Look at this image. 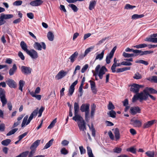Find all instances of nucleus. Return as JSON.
Wrapping results in <instances>:
<instances>
[{
  "label": "nucleus",
  "mask_w": 157,
  "mask_h": 157,
  "mask_svg": "<svg viewBox=\"0 0 157 157\" xmlns=\"http://www.w3.org/2000/svg\"><path fill=\"white\" fill-rule=\"evenodd\" d=\"M39 110L38 108H37L31 114L28 120V116L26 115L23 118L22 124L21 127H24L25 125H28L32 120L34 117H35L37 115L38 113V117H40L42 114V113L44 110V108L43 107L41 106L40 109Z\"/></svg>",
  "instance_id": "f257e3e1"
},
{
  "label": "nucleus",
  "mask_w": 157,
  "mask_h": 157,
  "mask_svg": "<svg viewBox=\"0 0 157 157\" xmlns=\"http://www.w3.org/2000/svg\"><path fill=\"white\" fill-rule=\"evenodd\" d=\"M148 94L147 91H145L144 89L143 92L134 95L132 98V101L134 102L138 99H139L140 102L143 100H146L148 98Z\"/></svg>",
  "instance_id": "f03ea898"
},
{
  "label": "nucleus",
  "mask_w": 157,
  "mask_h": 157,
  "mask_svg": "<svg viewBox=\"0 0 157 157\" xmlns=\"http://www.w3.org/2000/svg\"><path fill=\"white\" fill-rule=\"evenodd\" d=\"M100 68V65H98L95 68V71L100 79H102L103 77V75H104L105 72L107 71V69L104 66H103L99 70Z\"/></svg>",
  "instance_id": "7ed1b4c3"
},
{
  "label": "nucleus",
  "mask_w": 157,
  "mask_h": 157,
  "mask_svg": "<svg viewBox=\"0 0 157 157\" xmlns=\"http://www.w3.org/2000/svg\"><path fill=\"white\" fill-rule=\"evenodd\" d=\"M130 124L134 127L139 128L142 126V121L137 118L134 117L130 119Z\"/></svg>",
  "instance_id": "20e7f679"
},
{
  "label": "nucleus",
  "mask_w": 157,
  "mask_h": 157,
  "mask_svg": "<svg viewBox=\"0 0 157 157\" xmlns=\"http://www.w3.org/2000/svg\"><path fill=\"white\" fill-rule=\"evenodd\" d=\"M13 16L12 14H5L2 13L0 16V25H3L6 23L5 20L10 19L13 17Z\"/></svg>",
  "instance_id": "39448f33"
},
{
  "label": "nucleus",
  "mask_w": 157,
  "mask_h": 157,
  "mask_svg": "<svg viewBox=\"0 0 157 157\" xmlns=\"http://www.w3.org/2000/svg\"><path fill=\"white\" fill-rule=\"evenodd\" d=\"M77 124L80 130L83 132V134L84 136H86V133L85 131L86 130V123L84 120L81 122H77Z\"/></svg>",
  "instance_id": "423d86ee"
},
{
  "label": "nucleus",
  "mask_w": 157,
  "mask_h": 157,
  "mask_svg": "<svg viewBox=\"0 0 157 157\" xmlns=\"http://www.w3.org/2000/svg\"><path fill=\"white\" fill-rule=\"evenodd\" d=\"M116 48L117 47L115 46L110 51L109 53L107 56L106 58V62L107 64H109L110 63V59L113 58Z\"/></svg>",
  "instance_id": "0eeeda50"
},
{
  "label": "nucleus",
  "mask_w": 157,
  "mask_h": 157,
  "mask_svg": "<svg viewBox=\"0 0 157 157\" xmlns=\"http://www.w3.org/2000/svg\"><path fill=\"white\" fill-rule=\"evenodd\" d=\"M143 86L136 84H132L131 85L130 90L133 93H137L139 91L140 88L142 87Z\"/></svg>",
  "instance_id": "6e6552de"
},
{
  "label": "nucleus",
  "mask_w": 157,
  "mask_h": 157,
  "mask_svg": "<svg viewBox=\"0 0 157 157\" xmlns=\"http://www.w3.org/2000/svg\"><path fill=\"white\" fill-rule=\"evenodd\" d=\"M41 44L39 43L35 42L33 45V47L36 49L40 51L42 50V45L43 49L44 50L45 49L46 46L44 43L42 42Z\"/></svg>",
  "instance_id": "1a4fd4ad"
},
{
  "label": "nucleus",
  "mask_w": 157,
  "mask_h": 157,
  "mask_svg": "<svg viewBox=\"0 0 157 157\" xmlns=\"http://www.w3.org/2000/svg\"><path fill=\"white\" fill-rule=\"evenodd\" d=\"M22 72L25 75H29L31 73L32 69L29 67L22 66L21 68Z\"/></svg>",
  "instance_id": "9d476101"
},
{
  "label": "nucleus",
  "mask_w": 157,
  "mask_h": 157,
  "mask_svg": "<svg viewBox=\"0 0 157 157\" xmlns=\"http://www.w3.org/2000/svg\"><path fill=\"white\" fill-rule=\"evenodd\" d=\"M67 72L62 70L59 71L55 76V78L59 80L64 77L67 74Z\"/></svg>",
  "instance_id": "9b49d317"
},
{
  "label": "nucleus",
  "mask_w": 157,
  "mask_h": 157,
  "mask_svg": "<svg viewBox=\"0 0 157 157\" xmlns=\"http://www.w3.org/2000/svg\"><path fill=\"white\" fill-rule=\"evenodd\" d=\"M140 109L138 106L132 107L130 109V113L132 115H135L140 113Z\"/></svg>",
  "instance_id": "f8f14e48"
},
{
  "label": "nucleus",
  "mask_w": 157,
  "mask_h": 157,
  "mask_svg": "<svg viewBox=\"0 0 157 157\" xmlns=\"http://www.w3.org/2000/svg\"><path fill=\"white\" fill-rule=\"evenodd\" d=\"M27 53L33 59H36L38 57L37 52L34 50L33 49L30 51L29 50Z\"/></svg>",
  "instance_id": "ddd939ff"
},
{
  "label": "nucleus",
  "mask_w": 157,
  "mask_h": 157,
  "mask_svg": "<svg viewBox=\"0 0 157 157\" xmlns=\"http://www.w3.org/2000/svg\"><path fill=\"white\" fill-rule=\"evenodd\" d=\"M6 82L11 88H15L16 87L17 85L16 82L12 79H8L6 81Z\"/></svg>",
  "instance_id": "4468645a"
},
{
  "label": "nucleus",
  "mask_w": 157,
  "mask_h": 157,
  "mask_svg": "<svg viewBox=\"0 0 157 157\" xmlns=\"http://www.w3.org/2000/svg\"><path fill=\"white\" fill-rule=\"evenodd\" d=\"M43 2V0H34L31 2L30 4L33 6H37L41 5Z\"/></svg>",
  "instance_id": "2eb2a0df"
},
{
  "label": "nucleus",
  "mask_w": 157,
  "mask_h": 157,
  "mask_svg": "<svg viewBox=\"0 0 157 157\" xmlns=\"http://www.w3.org/2000/svg\"><path fill=\"white\" fill-rule=\"evenodd\" d=\"M156 122V121L155 120L149 121L144 124L143 127L144 128H147L151 125H152L155 122Z\"/></svg>",
  "instance_id": "dca6fc26"
},
{
  "label": "nucleus",
  "mask_w": 157,
  "mask_h": 157,
  "mask_svg": "<svg viewBox=\"0 0 157 157\" xmlns=\"http://www.w3.org/2000/svg\"><path fill=\"white\" fill-rule=\"evenodd\" d=\"M94 46H91L88 48H87V49H86L85 52L84 54L82 56H79L78 58L79 59H81L82 58H83L84 57L86 56L87 54L89 53L92 50H93V49L94 48Z\"/></svg>",
  "instance_id": "f3484780"
},
{
  "label": "nucleus",
  "mask_w": 157,
  "mask_h": 157,
  "mask_svg": "<svg viewBox=\"0 0 157 157\" xmlns=\"http://www.w3.org/2000/svg\"><path fill=\"white\" fill-rule=\"evenodd\" d=\"M90 104H83L80 107V110L82 112L89 110Z\"/></svg>",
  "instance_id": "a211bd4d"
},
{
  "label": "nucleus",
  "mask_w": 157,
  "mask_h": 157,
  "mask_svg": "<svg viewBox=\"0 0 157 157\" xmlns=\"http://www.w3.org/2000/svg\"><path fill=\"white\" fill-rule=\"evenodd\" d=\"M78 55V52H75L73 54H72L69 58L70 60V62L73 63L75 60Z\"/></svg>",
  "instance_id": "6ab92c4d"
},
{
  "label": "nucleus",
  "mask_w": 157,
  "mask_h": 157,
  "mask_svg": "<svg viewBox=\"0 0 157 157\" xmlns=\"http://www.w3.org/2000/svg\"><path fill=\"white\" fill-rule=\"evenodd\" d=\"M74 115L75 116L72 118L73 120L77 121V122H81L84 120L82 117L78 114Z\"/></svg>",
  "instance_id": "aec40b11"
},
{
  "label": "nucleus",
  "mask_w": 157,
  "mask_h": 157,
  "mask_svg": "<svg viewBox=\"0 0 157 157\" xmlns=\"http://www.w3.org/2000/svg\"><path fill=\"white\" fill-rule=\"evenodd\" d=\"M89 82H90V87L92 92L96 94L97 92V90L96 87L95 82L91 80H90Z\"/></svg>",
  "instance_id": "412c9836"
},
{
  "label": "nucleus",
  "mask_w": 157,
  "mask_h": 157,
  "mask_svg": "<svg viewBox=\"0 0 157 157\" xmlns=\"http://www.w3.org/2000/svg\"><path fill=\"white\" fill-rule=\"evenodd\" d=\"M105 52V50H102L100 54H97L95 57V60L98 59L99 60H101L103 58Z\"/></svg>",
  "instance_id": "4be33fe9"
},
{
  "label": "nucleus",
  "mask_w": 157,
  "mask_h": 157,
  "mask_svg": "<svg viewBox=\"0 0 157 157\" xmlns=\"http://www.w3.org/2000/svg\"><path fill=\"white\" fill-rule=\"evenodd\" d=\"M145 91H147L148 94H157V91L152 88L147 87L145 89Z\"/></svg>",
  "instance_id": "5701e85b"
},
{
  "label": "nucleus",
  "mask_w": 157,
  "mask_h": 157,
  "mask_svg": "<svg viewBox=\"0 0 157 157\" xmlns=\"http://www.w3.org/2000/svg\"><path fill=\"white\" fill-rule=\"evenodd\" d=\"M40 142V140H37L34 142L30 147V149H35L39 145Z\"/></svg>",
  "instance_id": "b1692460"
},
{
  "label": "nucleus",
  "mask_w": 157,
  "mask_h": 157,
  "mask_svg": "<svg viewBox=\"0 0 157 157\" xmlns=\"http://www.w3.org/2000/svg\"><path fill=\"white\" fill-rule=\"evenodd\" d=\"M20 46L22 49L27 53L29 50L28 49V47L26 44L23 41L20 43Z\"/></svg>",
  "instance_id": "393cba45"
},
{
  "label": "nucleus",
  "mask_w": 157,
  "mask_h": 157,
  "mask_svg": "<svg viewBox=\"0 0 157 157\" xmlns=\"http://www.w3.org/2000/svg\"><path fill=\"white\" fill-rule=\"evenodd\" d=\"M17 69V66L15 64H14L13 65V67L11 68L9 70V74L10 75H13L14 73L16 72Z\"/></svg>",
  "instance_id": "a878e982"
},
{
  "label": "nucleus",
  "mask_w": 157,
  "mask_h": 157,
  "mask_svg": "<svg viewBox=\"0 0 157 157\" xmlns=\"http://www.w3.org/2000/svg\"><path fill=\"white\" fill-rule=\"evenodd\" d=\"M96 4V1H91L90 2L89 9L91 10L94 9V7Z\"/></svg>",
  "instance_id": "bb28decb"
},
{
  "label": "nucleus",
  "mask_w": 157,
  "mask_h": 157,
  "mask_svg": "<svg viewBox=\"0 0 157 157\" xmlns=\"http://www.w3.org/2000/svg\"><path fill=\"white\" fill-rule=\"evenodd\" d=\"M47 36L48 39L50 41H52L54 40V36L53 34L51 31L49 32L47 34Z\"/></svg>",
  "instance_id": "cd10ccee"
},
{
  "label": "nucleus",
  "mask_w": 157,
  "mask_h": 157,
  "mask_svg": "<svg viewBox=\"0 0 157 157\" xmlns=\"http://www.w3.org/2000/svg\"><path fill=\"white\" fill-rule=\"evenodd\" d=\"M79 107L78 103L75 102L74 105V114H78L79 111Z\"/></svg>",
  "instance_id": "c85d7f7f"
},
{
  "label": "nucleus",
  "mask_w": 157,
  "mask_h": 157,
  "mask_svg": "<svg viewBox=\"0 0 157 157\" xmlns=\"http://www.w3.org/2000/svg\"><path fill=\"white\" fill-rule=\"evenodd\" d=\"M147 79L151 82L157 83V76H153L147 78Z\"/></svg>",
  "instance_id": "c756f323"
},
{
  "label": "nucleus",
  "mask_w": 157,
  "mask_h": 157,
  "mask_svg": "<svg viewBox=\"0 0 157 157\" xmlns=\"http://www.w3.org/2000/svg\"><path fill=\"white\" fill-rule=\"evenodd\" d=\"M107 114L110 117L113 118H115L116 117V112L113 110H110L109 112L107 113Z\"/></svg>",
  "instance_id": "7c9ffc66"
},
{
  "label": "nucleus",
  "mask_w": 157,
  "mask_h": 157,
  "mask_svg": "<svg viewBox=\"0 0 157 157\" xmlns=\"http://www.w3.org/2000/svg\"><path fill=\"white\" fill-rule=\"evenodd\" d=\"M1 101L2 103V106H4L7 103V101L5 98V95L0 97Z\"/></svg>",
  "instance_id": "2f4dec72"
},
{
  "label": "nucleus",
  "mask_w": 157,
  "mask_h": 157,
  "mask_svg": "<svg viewBox=\"0 0 157 157\" xmlns=\"http://www.w3.org/2000/svg\"><path fill=\"white\" fill-rule=\"evenodd\" d=\"M114 133L115 138L117 140L119 139L120 138V133L119 129L118 128H116L115 129Z\"/></svg>",
  "instance_id": "473e14b6"
},
{
  "label": "nucleus",
  "mask_w": 157,
  "mask_h": 157,
  "mask_svg": "<svg viewBox=\"0 0 157 157\" xmlns=\"http://www.w3.org/2000/svg\"><path fill=\"white\" fill-rule=\"evenodd\" d=\"M25 84V82L23 80H20L19 82V89L21 92L23 91V87Z\"/></svg>",
  "instance_id": "72a5a7b5"
},
{
  "label": "nucleus",
  "mask_w": 157,
  "mask_h": 157,
  "mask_svg": "<svg viewBox=\"0 0 157 157\" xmlns=\"http://www.w3.org/2000/svg\"><path fill=\"white\" fill-rule=\"evenodd\" d=\"M11 140L10 139H6L1 142V144L4 146H8L11 142Z\"/></svg>",
  "instance_id": "f704fd0d"
},
{
  "label": "nucleus",
  "mask_w": 157,
  "mask_h": 157,
  "mask_svg": "<svg viewBox=\"0 0 157 157\" xmlns=\"http://www.w3.org/2000/svg\"><path fill=\"white\" fill-rule=\"evenodd\" d=\"M54 139H52L49 141L45 145L44 147V149H47L50 147L52 144Z\"/></svg>",
  "instance_id": "c9c22d12"
},
{
  "label": "nucleus",
  "mask_w": 157,
  "mask_h": 157,
  "mask_svg": "<svg viewBox=\"0 0 157 157\" xmlns=\"http://www.w3.org/2000/svg\"><path fill=\"white\" fill-rule=\"evenodd\" d=\"M30 94L33 97H35L38 100H40L41 98V95H36L34 93V92L32 91L30 92Z\"/></svg>",
  "instance_id": "e433bc0d"
},
{
  "label": "nucleus",
  "mask_w": 157,
  "mask_h": 157,
  "mask_svg": "<svg viewBox=\"0 0 157 157\" xmlns=\"http://www.w3.org/2000/svg\"><path fill=\"white\" fill-rule=\"evenodd\" d=\"M145 154L148 157H154L155 152L154 151H147Z\"/></svg>",
  "instance_id": "4c0bfd02"
},
{
  "label": "nucleus",
  "mask_w": 157,
  "mask_h": 157,
  "mask_svg": "<svg viewBox=\"0 0 157 157\" xmlns=\"http://www.w3.org/2000/svg\"><path fill=\"white\" fill-rule=\"evenodd\" d=\"M144 16V15L142 14L140 15L137 14H134L132 16V18L133 19H136L139 18H142Z\"/></svg>",
  "instance_id": "58836bf2"
},
{
  "label": "nucleus",
  "mask_w": 157,
  "mask_h": 157,
  "mask_svg": "<svg viewBox=\"0 0 157 157\" xmlns=\"http://www.w3.org/2000/svg\"><path fill=\"white\" fill-rule=\"evenodd\" d=\"M134 79H140L142 78V75L138 72H136L133 76Z\"/></svg>",
  "instance_id": "ea45409f"
},
{
  "label": "nucleus",
  "mask_w": 157,
  "mask_h": 157,
  "mask_svg": "<svg viewBox=\"0 0 157 157\" xmlns=\"http://www.w3.org/2000/svg\"><path fill=\"white\" fill-rule=\"evenodd\" d=\"M147 45L145 44H140L134 46V47L136 48H140L146 47Z\"/></svg>",
  "instance_id": "a19ab883"
},
{
  "label": "nucleus",
  "mask_w": 157,
  "mask_h": 157,
  "mask_svg": "<svg viewBox=\"0 0 157 157\" xmlns=\"http://www.w3.org/2000/svg\"><path fill=\"white\" fill-rule=\"evenodd\" d=\"M18 130V129L17 128H15L12 129L11 130L9 131L8 133L7 134L6 136H9L14 134Z\"/></svg>",
  "instance_id": "79ce46f5"
},
{
  "label": "nucleus",
  "mask_w": 157,
  "mask_h": 157,
  "mask_svg": "<svg viewBox=\"0 0 157 157\" xmlns=\"http://www.w3.org/2000/svg\"><path fill=\"white\" fill-rule=\"evenodd\" d=\"M29 153L28 151H25L17 155L18 157H26Z\"/></svg>",
  "instance_id": "37998d69"
},
{
  "label": "nucleus",
  "mask_w": 157,
  "mask_h": 157,
  "mask_svg": "<svg viewBox=\"0 0 157 157\" xmlns=\"http://www.w3.org/2000/svg\"><path fill=\"white\" fill-rule=\"evenodd\" d=\"M56 122V118L51 123L50 125L48 127V129H51L52 128L54 125H55V123Z\"/></svg>",
  "instance_id": "c03bdc74"
},
{
  "label": "nucleus",
  "mask_w": 157,
  "mask_h": 157,
  "mask_svg": "<svg viewBox=\"0 0 157 157\" xmlns=\"http://www.w3.org/2000/svg\"><path fill=\"white\" fill-rule=\"evenodd\" d=\"M123 105L125 107L124 112H126L128 110V99H125L124 100L122 101Z\"/></svg>",
  "instance_id": "a18cd8bd"
},
{
  "label": "nucleus",
  "mask_w": 157,
  "mask_h": 157,
  "mask_svg": "<svg viewBox=\"0 0 157 157\" xmlns=\"http://www.w3.org/2000/svg\"><path fill=\"white\" fill-rule=\"evenodd\" d=\"M68 6L71 7L73 11L75 12H76L78 10L77 7L73 4H71L69 5Z\"/></svg>",
  "instance_id": "49530a36"
},
{
  "label": "nucleus",
  "mask_w": 157,
  "mask_h": 157,
  "mask_svg": "<svg viewBox=\"0 0 157 157\" xmlns=\"http://www.w3.org/2000/svg\"><path fill=\"white\" fill-rule=\"evenodd\" d=\"M136 149L135 147H132L128 148V151L133 153L135 154L136 152Z\"/></svg>",
  "instance_id": "de8ad7c7"
},
{
  "label": "nucleus",
  "mask_w": 157,
  "mask_h": 157,
  "mask_svg": "<svg viewBox=\"0 0 157 157\" xmlns=\"http://www.w3.org/2000/svg\"><path fill=\"white\" fill-rule=\"evenodd\" d=\"M87 151L89 157L94 156L91 149L90 147H87Z\"/></svg>",
  "instance_id": "09e8293b"
},
{
  "label": "nucleus",
  "mask_w": 157,
  "mask_h": 157,
  "mask_svg": "<svg viewBox=\"0 0 157 157\" xmlns=\"http://www.w3.org/2000/svg\"><path fill=\"white\" fill-rule=\"evenodd\" d=\"M88 125L91 131L92 135L94 137L95 135V131L94 128L93 127V125L92 124L91 127L89 125Z\"/></svg>",
  "instance_id": "8fccbe9b"
},
{
  "label": "nucleus",
  "mask_w": 157,
  "mask_h": 157,
  "mask_svg": "<svg viewBox=\"0 0 157 157\" xmlns=\"http://www.w3.org/2000/svg\"><path fill=\"white\" fill-rule=\"evenodd\" d=\"M61 153L63 155H66L68 153V151L65 148L63 147L60 150Z\"/></svg>",
  "instance_id": "3c124183"
},
{
  "label": "nucleus",
  "mask_w": 157,
  "mask_h": 157,
  "mask_svg": "<svg viewBox=\"0 0 157 157\" xmlns=\"http://www.w3.org/2000/svg\"><path fill=\"white\" fill-rule=\"evenodd\" d=\"M95 108L96 106L94 105H93L91 106V114L92 117L94 116V113L95 111Z\"/></svg>",
  "instance_id": "603ef678"
},
{
  "label": "nucleus",
  "mask_w": 157,
  "mask_h": 157,
  "mask_svg": "<svg viewBox=\"0 0 157 157\" xmlns=\"http://www.w3.org/2000/svg\"><path fill=\"white\" fill-rule=\"evenodd\" d=\"M115 107L111 102H109L108 106V109L109 110H112L114 109Z\"/></svg>",
  "instance_id": "864d4df0"
},
{
  "label": "nucleus",
  "mask_w": 157,
  "mask_h": 157,
  "mask_svg": "<svg viewBox=\"0 0 157 157\" xmlns=\"http://www.w3.org/2000/svg\"><path fill=\"white\" fill-rule=\"evenodd\" d=\"M128 70L127 67H123L117 69V70L116 72L117 73L122 72L124 71H125Z\"/></svg>",
  "instance_id": "5fc2aeb1"
},
{
  "label": "nucleus",
  "mask_w": 157,
  "mask_h": 157,
  "mask_svg": "<svg viewBox=\"0 0 157 157\" xmlns=\"http://www.w3.org/2000/svg\"><path fill=\"white\" fill-rule=\"evenodd\" d=\"M142 52V51L138 50H135L134 51H133V52L136 53L135 55V56H137L139 55L142 56V55H141Z\"/></svg>",
  "instance_id": "6e6d98bb"
},
{
  "label": "nucleus",
  "mask_w": 157,
  "mask_h": 157,
  "mask_svg": "<svg viewBox=\"0 0 157 157\" xmlns=\"http://www.w3.org/2000/svg\"><path fill=\"white\" fill-rule=\"evenodd\" d=\"M75 90V88L70 86L69 89L68 95L71 96L72 95Z\"/></svg>",
  "instance_id": "4d7b16f0"
},
{
  "label": "nucleus",
  "mask_w": 157,
  "mask_h": 157,
  "mask_svg": "<svg viewBox=\"0 0 157 157\" xmlns=\"http://www.w3.org/2000/svg\"><path fill=\"white\" fill-rule=\"evenodd\" d=\"M69 143L68 141L64 140L62 141L61 144L63 146H65L69 144Z\"/></svg>",
  "instance_id": "13d9d810"
},
{
  "label": "nucleus",
  "mask_w": 157,
  "mask_h": 157,
  "mask_svg": "<svg viewBox=\"0 0 157 157\" xmlns=\"http://www.w3.org/2000/svg\"><path fill=\"white\" fill-rule=\"evenodd\" d=\"M31 151L29 153L28 157H32L35 153L36 149H31Z\"/></svg>",
  "instance_id": "bf43d9fd"
},
{
  "label": "nucleus",
  "mask_w": 157,
  "mask_h": 157,
  "mask_svg": "<svg viewBox=\"0 0 157 157\" xmlns=\"http://www.w3.org/2000/svg\"><path fill=\"white\" fill-rule=\"evenodd\" d=\"M89 66L87 64H85L83 67V68L81 69V72L82 73H84L86 70L88 68Z\"/></svg>",
  "instance_id": "052dcab7"
},
{
  "label": "nucleus",
  "mask_w": 157,
  "mask_h": 157,
  "mask_svg": "<svg viewBox=\"0 0 157 157\" xmlns=\"http://www.w3.org/2000/svg\"><path fill=\"white\" fill-rule=\"evenodd\" d=\"M22 2L21 1L18 0L17 1L13 3V5L14 6H18L21 5Z\"/></svg>",
  "instance_id": "680f3d73"
},
{
  "label": "nucleus",
  "mask_w": 157,
  "mask_h": 157,
  "mask_svg": "<svg viewBox=\"0 0 157 157\" xmlns=\"http://www.w3.org/2000/svg\"><path fill=\"white\" fill-rule=\"evenodd\" d=\"M85 118L86 121H88L89 120V117H88V115L89 114V110L85 111Z\"/></svg>",
  "instance_id": "e2e57ef3"
},
{
  "label": "nucleus",
  "mask_w": 157,
  "mask_h": 157,
  "mask_svg": "<svg viewBox=\"0 0 157 157\" xmlns=\"http://www.w3.org/2000/svg\"><path fill=\"white\" fill-rule=\"evenodd\" d=\"M79 148L81 154H84L85 153L86 150L84 149L82 146L79 147Z\"/></svg>",
  "instance_id": "0e129e2a"
},
{
  "label": "nucleus",
  "mask_w": 157,
  "mask_h": 157,
  "mask_svg": "<svg viewBox=\"0 0 157 157\" xmlns=\"http://www.w3.org/2000/svg\"><path fill=\"white\" fill-rule=\"evenodd\" d=\"M27 134V132H25L22 135L19 136L18 137V139H19V140H21Z\"/></svg>",
  "instance_id": "69168bd1"
},
{
  "label": "nucleus",
  "mask_w": 157,
  "mask_h": 157,
  "mask_svg": "<svg viewBox=\"0 0 157 157\" xmlns=\"http://www.w3.org/2000/svg\"><path fill=\"white\" fill-rule=\"evenodd\" d=\"M27 16L30 19H33L34 18V15L32 13H29L27 14Z\"/></svg>",
  "instance_id": "338daca9"
},
{
  "label": "nucleus",
  "mask_w": 157,
  "mask_h": 157,
  "mask_svg": "<svg viewBox=\"0 0 157 157\" xmlns=\"http://www.w3.org/2000/svg\"><path fill=\"white\" fill-rule=\"evenodd\" d=\"M129 131L131 134L133 136L135 135L136 133V132L135 130L132 128H131L129 130Z\"/></svg>",
  "instance_id": "774afa93"
}]
</instances>
